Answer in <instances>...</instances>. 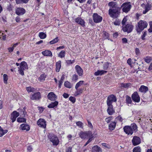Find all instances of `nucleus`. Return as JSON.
Segmentation results:
<instances>
[{
	"label": "nucleus",
	"instance_id": "obj_1",
	"mask_svg": "<svg viewBox=\"0 0 152 152\" xmlns=\"http://www.w3.org/2000/svg\"><path fill=\"white\" fill-rule=\"evenodd\" d=\"M148 25L147 22L145 21L140 20L137 23L136 26V30L138 33H140L143 30L144 28H147Z\"/></svg>",
	"mask_w": 152,
	"mask_h": 152
},
{
	"label": "nucleus",
	"instance_id": "obj_2",
	"mask_svg": "<svg viewBox=\"0 0 152 152\" xmlns=\"http://www.w3.org/2000/svg\"><path fill=\"white\" fill-rule=\"evenodd\" d=\"M121 8H116L115 9L110 8L109 10L108 14L111 17L116 18L120 13V11Z\"/></svg>",
	"mask_w": 152,
	"mask_h": 152
},
{
	"label": "nucleus",
	"instance_id": "obj_3",
	"mask_svg": "<svg viewBox=\"0 0 152 152\" xmlns=\"http://www.w3.org/2000/svg\"><path fill=\"white\" fill-rule=\"evenodd\" d=\"M48 137L50 140L53 143V145H57L59 143V140L58 137L54 134H49Z\"/></svg>",
	"mask_w": 152,
	"mask_h": 152
},
{
	"label": "nucleus",
	"instance_id": "obj_4",
	"mask_svg": "<svg viewBox=\"0 0 152 152\" xmlns=\"http://www.w3.org/2000/svg\"><path fill=\"white\" fill-rule=\"evenodd\" d=\"M117 99L115 96L113 95L109 96L107 98V105H112L113 102L116 101Z\"/></svg>",
	"mask_w": 152,
	"mask_h": 152
},
{
	"label": "nucleus",
	"instance_id": "obj_5",
	"mask_svg": "<svg viewBox=\"0 0 152 152\" xmlns=\"http://www.w3.org/2000/svg\"><path fill=\"white\" fill-rule=\"evenodd\" d=\"M133 26L130 24H127L124 27H123L122 30L124 32H127L128 33H130L133 30Z\"/></svg>",
	"mask_w": 152,
	"mask_h": 152
},
{
	"label": "nucleus",
	"instance_id": "obj_6",
	"mask_svg": "<svg viewBox=\"0 0 152 152\" xmlns=\"http://www.w3.org/2000/svg\"><path fill=\"white\" fill-rule=\"evenodd\" d=\"M123 7V11L125 12H127L129 11L131 8V5L128 3L123 4L120 8Z\"/></svg>",
	"mask_w": 152,
	"mask_h": 152
},
{
	"label": "nucleus",
	"instance_id": "obj_7",
	"mask_svg": "<svg viewBox=\"0 0 152 152\" xmlns=\"http://www.w3.org/2000/svg\"><path fill=\"white\" fill-rule=\"evenodd\" d=\"M132 98L133 101L136 102H139L140 101V97L137 91L132 94Z\"/></svg>",
	"mask_w": 152,
	"mask_h": 152
},
{
	"label": "nucleus",
	"instance_id": "obj_8",
	"mask_svg": "<svg viewBox=\"0 0 152 152\" xmlns=\"http://www.w3.org/2000/svg\"><path fill=\"white\" fill-rule=\"evenodd\" d=\"M93 19L95 23H99L102 21V18L97 13H94L93 15Z\"/></svg>",
	"mask_w": 152,
	"mask_h": 152
},
{
	"label": "nucleus",
	"instance_id": "obj_9",
	"mask_svg": "<svg viewBox=\"0 0 152 152\" xmlns=\"http://www.w3.org/2000/svg\"><path fill=\"white\" fill-rule=\"evenodd\" d=\"M41 98V94L39 92L34 93L30 97V99L32 100H39Z\"/></svg>",
	"mask_w": 152,
	"mask_h": 152
},
{
	"label": "nucleus",
	"instance_id": "obj_10",
	"mask_svg": "<svg viewBox=\"0 0 152 152\" xmlns=\"http://www.w3.org/2000/svg\"><path fill=\"white\" fill-rule=\"evenodd\" d=\"M132 141V144L134 146H136L141 143V139L138 137L134 136L133 137Z\"/></svg>",
	"mask_w": 152,
	"mask_h": 152
},
{
	"label": "nucleus",
	"instance_id": "obj_11",
	"mask_svg": "<svg viewBox=\"0 0 152 152\" xmlns=\"http://www.w3.org/2000/svg\"><path fill=\"white\" fill-rule=\"evenodd\" d=\"M37 124L40 127L44 128H46V121L43 119L40 118L37 122Z\"/></svg>",
	"mask_w": 152,
	"mask_h": 152
},
{
	"label": "nucleus",
	"instance_id": "obj_12",
	"mask_svg": "<svg viewBox=\"0 0 152 152\" xmlns=\"http://www.w3.org/2000/svg\"><path fill=\"white\" fill-rule=\"evenodd\" d=\"M132 128L129 126H126L124 127V132L128 135H132L133 133Z\"/></svg>",
	"mask_w": 152,
	"mask_h": 152
},
{
	"label": "nucleus",
	"instance_id": "obj_13",
	"mask_svg": "<svg viewBox=\"0 0 152 152\" xmlns=\"http://www.w3.org/2000/svg\"><path fill=\"white\" fill-rule=\"evenodd\" d=\"M19 115V113L16 111H14L11 114V119L12 122H14L16 120V118Z\"/></svg>",
	"mask_w": 152,
	"mask_h": 152
},
{
	"label": "nucleus",
	"instance_id": "obj_14",
	"mask_svg": "<svg viewBox=\"0 0 152 152\" xmlns=\"http://www.w3.org/2000/svg\"><path fill=\"white\" fill-rule=\"evenodd\" d=\"M75 21L76 23L80 25L83 27L85 26V22L84 20L80 17H77L76 18Z\"/></svg>",
	"mask_w": 152,
	"mask_h": 152
},
{
	"label": "nucleus",
	"instance_id": "obj_15",
	"mask_svg": "<svg viewBox=\"0 0 152 152\" xmlns=\"http://www.w3.org/2000/svg\"><path fill=\"white\" fill-rule=\"evenodd\" d=\"M76 71L79 76H82L83 75V71L81 67L78 65L75 66Z\"/></svg>",
	"mask_w": 152,
	"mask_h": 152
},
{
	"label": "nucleus",
	"instance_id": "obj_16",
	"mask_svg": "<svg viewBox=\"0 0 152 152\" xmlns=\"http://www.w3.org/2000/svg\"><path fill=\"white\" fill-rule=\"evenodd\" d=\"M15 13L18 15H22L25 13V10L22 8H18L16 9Z\"/></svg>",
	"mask_w": 152,
	"mask_h": 152
},
{
	"label": "nucleus",
	"instance_id": "obj_17",
	"mask_svg": "<svg viewBox=\"0 0 152 152\" xmlns=\"http://www.w3.org/2000/svg\"><path fill=\"white\" fill-rule=\"evenodd\" d=\"M108 108L107 110V112L109 115H112L115 113L114 109L113 108V105H107Z\"/></svg>",
	"mask_w": 152,
	"mask_h": 152
},
{
	"label": "nucleus",
	"instance_id": "obj_18",
	"mask_svg": "<svg viewBox=\"0 0 152 152\" xmlns=\"http://www.w3.org/2000/svg\"><path fill=\"white\" fill-rule=\"evenodd\" d=\"M20 67L24 70L28 69V67L27 63L25 61H22L20 64Z\"/></svg>",
	"mask_w": 152,
	"mask_h": 152
},
{
	"label": "nucleus",
	"instance_id": "obj_19",
	"mask_svg": "<svg viewBox=\"0 0 152 152\" xmlns=\"http://www.w3.org/2000/svg\"><path fill=\"white\" fill-rule=\"evenodd\" d=\"M20 128L22 130L28 131L30 129V126L28 124H23L20 125Z\"/></svg>",
	"mask_w": 152,
	"mask_h": 152
},
{
	"label": "nucleus",
	"instance_id": "obj_20",
	"mask_svg": "<svg viewBox=\"0 0 152 152\" xmlns=\"http://www.w3.org/2000/svg\"><path fill=\"white\" fill-rule=\"evenodd\" d=\"M47 96L49 99L52 101L55 100L57 97L56 95L53 92L49 93Z\"/></svg>",
	"mask_w": 152,
	"mask_h": 152
},
{
	"label": "nucleus",
	"instance_id": "obj_21",
	"mask_svg": "<svg viewBox=\"0 0 152 152\" xmlns=\"http://www.w3.org/2000/svg\"><path fill=\"white\" fill-rule=\"evenodd\" d=\"M42 54L45 56L52 57V53L51 52L48 50H46L42 52Z\"/></svg>",
	"mask_w": 152,
	"mask_h": 152
},
{
	"label": "nucleus",
	"instance_id": "obj_22",
	"mask_svg": "<svg viewBox=\"0 0 152 152\" xmlns=\"http://www.w3.org/2000/svg\"><path fill=\"white\" fill-rule=\"evenodd\" d=\"M108 5L110 7V8L115 9L116 8H120L118 7L116 2L112 1L108 3Z\"/></svg>",
	"mask_w": 152,
	"mask_h": 152
},
{
	"label": "nucleus",
	"instance_id": "obj_23",
	"mask_svg": "<svg viewBox=\"0 0 152 152\" xmlns=\"http://www.w3.org/2000/svg\"><path fill=\"white\" fill-rule=\"evenodd\" d=\"M152 7L151 5L149 4H147L145 5V10L143 11V14H146L149 10H151Z\"/></svg>",
	"mask_w": 152,
	"mask_h": 152
},
{
	"label": "nucleus",
	"instance_id": "obj_24",
	"mask_svg": "<svg viewBox=\"0 0 152 152\" xmlns=\"http://www.w3.org/2000/svg\"><path fill=\"white\" fill-rule=\"evenodd\" d=\"M58 102L56 101L54 102H51V103L48 106V107L50 108H53L56 107L58 105Z\"/></svg>",
	"mask_w": 152,
	"mask_h": 152
},
{
	"label": "nucleus",
	"instance_id": "obj_25",
	"mask_svg": "<svg viewBox=\"0 0 152 152\" xmlns=\"http://www.w3.org/2000/svg\"><path fill=\"white\" fill-rule=\"evenodd\" d=\"M148 90V88L143 85L141 86L139 89V91L142 93H145Z\"/></svg>",
	"mask_w": 152,
	"mask_h": 152
},
{
	"label": "nucleus",
	"instance_id": "obj_26",
	"mask_svg": "<svg viewBox=\"0 0 152 152\" xmlns=\"http://www.w3.org/2000/svg\"><path fill=\"white\" fill-rule=\"evenodd\" d=\"M92 152H102V150L100 147L97 145L92 148Z\"/></svg>",
	"mask_w": 152,
	"mask_h": 152
},
{
	"label": "nucleus",
	"instance_id": "obj_27",
	"mask_svg": "<svg viewBox=\"0 0 152 152\" xmlns=\"http://www.w3.org/2000/svg\"><path fill=\"white\" fill-rule=\"evenodd\" d=\"M116 123L115 122H111L109 125V129L111 130H113L116 126Z\"/></svg>",
	"mask_w": 152,
	"mask_h": 152
},
{
	"label": "nucleus",
	"instance_id": "obj_28",
	"mask_svg": "<svg viewBox=\"0 0 152 152\" xmlns=\"http://www.w3.org/2000/svg\"><path fill=\"white\" fill-rule=\"evenodd\" d=\"M61 61H59L56 63V71L57 72H59L60 70L61 67Z\"/></svg>",
	"mask_w": 152,
	"mask_h": 152
},
{
	"label": "nucleus",
	"instance_id": "obj_29",
	"mask_svg": "<svg viewBox=\"0 0 152 152\" xmlns=\"http://www.w3.org/2000/svg\"><path fill=\"white\" fill-rule=\"evenodd\" d=\"M107 71L104 70H98L97 72H95L94 74L96 76H98L99 75H102L104 73H106Z\"/></svg>",
	"mask_w": 152,
	"mask_h": 152
},
{
	"label": "nucleus",
	"instance_id": "obj_30",
	"mask_svg": "<svg viewBox=\"0 0 152 152\" xmlns=\"http://www.w3.org/2000/svg\"><path fill=\"white\" fill-rule=\"evenodd\" d=\"M126 103L128 104L129 106H131L132 105V101L131 97L128 96H126Z\"/></svg>",
	"mask_w": 152,
	"mask_h": 152
},
{
	"label": "nucleus",
	"instance_id": "obj_31",
	"mask_svg": "<svg viewBox=\"0 0 152 152\" xmlns=\"http://www.w3.org/2000/svg\"><path fill=\"white\" fill-rule=\"evenodd\" d=\"M131 85V84L129 83H121L120 85V87L121 88H128Z\"/></svg>",
	"mask_w": 152,
	"mask_h": 152
},
{
	"label": "nucleus",
	"instance_id": "obj_32",
	"mask_svg": "<svg viewBox=\"0 0 152 152\" xmlns=\"http://www.w3.org/2000/svg\"><path fill=\"white\" fill-rule=\"evenodd\" d=\"M47 75L45 74H43L41 75L38 78V80L40 82H43L45 80Z\"/></svg>",
	"mask_w": 152,
	"mask_h": 152
},
{
	"label": "nucleus",
	"instance_id": "obj_33",
	"mask_svg": "<svg viewBox=\"0 0 152 152\" xmlns=\"http://www.w3.org/2000/svg\"><path fill=\"white\" fill-rule=\"evenodd\" d=\"M8 132L7 130H3L0 127V137L2 136L4 134Z\"/></svg>",
	"mask_w": 152,
	"mask_h": 152
},
{
	"label": "nucleus",
	"instance_id": "obj_34",
	"mask_svg": "<svg viewBox=\"0 0 152 152\" xmlns=\"http://www.w3.org/2000/svg\"><path fill=\"white\" fill-rule=\"evenodd\" d=\"M59 40L58 37H56L49 42V43L51 45L54 44L57 42Z\"/></svg>",
	"mask_w": 152,
	"mask_h": 152
},
{
	"label": "nucleus",
	"instance_id": "obj_35",
	"mask_svg": "<svg viewBox=\"0 0 152 152\" xmlns=\"http://www.w3.org/2000/svg\"><path fill=\"white\" fill-rule=\"evenodd\" d=\"M39 36L41 39H44L46 37V35L43 32H40L39 34Z\"/></svg>",
	"mask_w": 152,
	"mask_h": 152
},
{
	"label": "nucleus",
	"instance_id": "obj_36",
	"mask_svg": "<svg viewBox=\"0 0 152 152\" xmlns=\"http://www.w3.org/2000/svg\"><path fill=\"white\" fill-rule=\"evenodd\" d=\"M130 127L132 128V131H133L136 132L137 131V125L135 124H132Z\"/></svg>",
	"mask_w": 152,
	"mask_h": 152
},
{
	"label": "nucleus",
	"instance_id": "obj_37",
	"mask_svg": "<svg viewBox=\"0 0 152 152\" xmlns=\"http://www.w3.org/2000/svg\"><path fill=\"white\" fill-rule=\"evenodd\" d=\"M65 52L64 50L61 51L58 55V57L61 58H64L65 57Z\"/></svg>",
	"mask_w": 152,
	"mask_h": 152
},
{
	"label": "nucleus",
	"instance_id": "obj_38",
	"mask_svg": "<svg viewBox=\"0 0 152 152\" xmlns=\"http://www.w3.org/2000/svg\"><path fill=\"white\" fill-rule=\"evenodd\" d=\"M84 88H80L75 92V96H78L82 94Z\"/></svg>",
	"mask_w": 152,
	"mask_h": 152
},
{
	"label": "nucleus",
	"instance_id": "obj_39",
	"mask_svg": "<svg viewBox=\"0 0 152 152\" xmlns=\"http://www.w3.org/2000/svg\"><path fill=\"white\" fill-rule=\"evenodd\" d=\"M84 83L83 81H80L79 82L77 83L76 85L75 86V88L77 90V88L82 85Z\"/></svg>",
	"mask_w": 152,
	"mask_h": 152
},
{
	"label": "nucleus",
	"instance_id": "obj_40",
	"mask_svg": "<svg viewBox=\"0 0 152 152\" xmlns=\"http://www.w3.org/2000/svg\"><path fill=\"white\" fill-rule=\"evenodd\" d=\"M28 0H15L16 3L17 4H19L23 3H26Z\"/></svg>",
	"mask_w": 152,
	"mask_h": 152
},
{
	"label": "nucleus",
	"instance_id": "obj_41",
	"mask_svg": "<svg viewBox=\"0 0 152 152\" xmlns=\"http://www.w3.org/2000/svg\"><path fill=\"white\" fill-rule=\"evenodd\" d=\"M17 121L19 122H24L26 121V119L24 118L19 117L17 119Z\"/></svg>",
	"mask_w": 152,
	"mask_h": 152
},
{
	"label": "nucleus",
	"instance_id": "obj_42",
	"mask_svg": "<svg viewBox=\"0 0 152 152\" xmlns=\"http://www.w3.org/2000/svg\"><path fill=\"white\" fill-rule=\"evenodd\" d=\"M64 85L66 87L68 88H71L72 87L70 83L67 81L65 82Z\"/></svg>",
	"mask_w": 152,
	"mask_h": 152
},
{
	"label": "nucleus",
	"instance_id": "obj_43",
	"mask_svg": "<svg viewBox=\"0 0 152 152\" xmlns=\"http://www.w3.org/2000/svg\"><path fill=\"white\" fill-rule=\"evenodd\" d=\"M103 37L104 39H107L109 37V34L105 31H104L103 32Z\"/></svg>",
	"mask_w": 152,
	"mask_h": 152
},
{
	"label": "nucleus",
	"instance_id": "obj_44",
	"mask_svg": "<svg viewBox=\"0 0 152 152\" xmlns=\"http://www.w3.org/2000/svg\"><path fill=\"white\" fill-rule=\"evenodd\" d=\"M80 137L81 138L85 139L87 137V132H82L81 133Z\"/></svg>",
	"mask_w": 152,
	"mask_h": 152
},
{
	"label": "nucleus",
	"instance_id": "obj_45",
	"mask_svg": "<svg viewBox=\"0 0 152 152\" xmlns=\"http://www.w3.org/2000/svg\"><path fill=\"white\" fill-rule=\"evenodd\" d=\"M133 152H141L140 148L139 146L135 147L133 149Z\"/></svg>",
	"mask_w": 152,
	"mask_h": 152
},
{
	"label": "nucleus",
	"instance_id": "obj_46",
	"mask_svg": "<svg viewBox=\"0 0 152 152\" xmlns=\"http://www.w3.org/2000/svg\"><path fill=\"white\" fill-rule=\"evenodd\" d=\"M3 79L4 82L5 83H7L8 80V76L6 74H4L3 75Z\"/></svg>",
	"mask_w": 152,
	"mask_h": 152
},
{
	"label": "nucleus",
	"instance_id": "obj_47",
	"mask_svg": "<svg viewBox=\"0 0 152 152\" xmlns=\"http://www.w3.org/2000/svg\"><path fill=\"white\" fill-rule=\"evenodd\" d=\"M76 124L77 126H78L80 128H83V124L81 121H78L77 122Z\"/></svg>",
	"mask_w": 152,
	"mask_h": 152
},
{
	"label": "nucleus",
	"instance_id": "obj_48",
	"mask_svg": "<svg viewBox=\"0 0 152 152\" xmlns=\"http://www.w3.org/2000/svg\"><path fill=\"white\" fill-rule=\"evenodd\" d=\"M150 28L148 29V31L149 33L152 32V21L149 22Z\"/></svg>",
	"mask_w": 152,
	"mask_h": 152
},
{
	"label": "nucleus",
	"instance_id": "obj_49",
	"mask_svg": "<svg viewBox=\"0 0 152 152\" xmlns=\"http://www.w3.org/2000/svg\"><path fill=\"white\" fill-rule=\"evenodd\" d=\"M78 76L77 75L74 74L73 75L72 78V80L73 81H76L78 80Z\"/></svg>",
	"mask_w": 152,
	"mask_h": 152
},
{
	"label": "nucleus",
	"instance_id": "obj_50",
	"mask_svg": "<svg viewBox=\"0 0 152 152\" xmlns=\"http://www.w3.org/2000/svg\"><path fill=\"white\" fill-rule=\"evenodd\" d=\"M87 137H90V138H91L92 139V138L93 137L92 134V133L90 131L87 132Z\"/></svg>",
	"mask_w": 152,
	"mask_h": 152
},
{
	"label": "nucleus",
	"instance_id": "obj_51",
	"mask_svg": "<svg viewBox=\"0 0 152 152\" xmlns=\"http://www.w3.org/2000/svg\"><path fill=\"white\" fill-rule=\"evenodd\" d=\"M69 100L72 102V103H74L76 100V99L75 97L73 96H70L69 98Z\"/></svg>",
	"mask_w": 152,
	"mask_h": 152
},
{
	"label": "nucleus",
	"instance_id": "obj_52",
	"mask_svg": "<svg viewBox=\"0 0 152 152\" xmlns=\"http://www.w3.org/2000/svg\"><path fill=\"white\" fill-rule=\"evenodd\" d=\"M75 61L74 60H68L66 61V63H67L68 65H70V64H72L74 63Z\"/></svg>",
	"mask_w": 152,
	"mask_h": 152
},
{
	"label": "nucleus",
	"instance_id": "obj_53",
	"mask_svg": "<svg viewBox=\"0 0 152 152\" xmlns=\"http://www.w3.org/2000/svg\"><path fill=\"white\" fill-rule=\"evenodd\" d=\"M112 117L110 116L109 117L106 118L105 119V121L107 123H109L112 119Z\"/></svg>",
	"mask_w": 152,
	"mask_h": 152
},
{
	"label": "nucleus",
	"instance_id": "obj_54",
	"mask_svg": "<svg viewBox=\"0 0 152 152\" xmlns=\"http://www.w3.org/2000/svg\"><path fill=\"white\" fill-rule=\"evenodd\" d=\"M34 88H31V87H27L26 88V90L28 92H31L34 91Z\"/></svg>",
	"mask_w": 152,
	"mask_h": 152
},
{
	"label": "nucleus",
	"instance_id": "obj_55",
	"mask_svg": "<svg viewBox=\"0 0 152 152\" xmlns=\"http://www.w3.org/2000/svg\"><path fill=\"white\" fill-rule=\"evenodd\" d=\"M109 63L107 62L104 64L103 65V68L104 69H107L109 66Z\"/></svg>",
	"mask_w": 152,
	"mask_h": 152
},
{
	"label": "nucleus",
	"instance_id": "obj_56",
	"mask_svg": "<svg viewBox=\"0 0 152 152\" xmlns=\"http://www.w3.org/2000/svg\"><path fill=\"white\" fill-rule=\"evenodd\" d=\"M116 119L118 120L119 121H120L121 122L123 120V119L122 118V117L120 115H118V116H117Z\"/></svg>",
	"mask_w": 152,
	"mask_h": 152
},
{
	"label": "nucleus",
	"instance_id": "obj_57",
	"mask_svg": "<svg viewBox=\"0 0 152 152\" xmlns=\"http://www.w3.org/2000/svg\"><path fill=\"white\" fill-rule=\"evenodd\" d=\"M23 70H23V69H22L20 68L18 70V71L19 72V73L22 75H24V73L23 72Z\"/></svg>",
	"mask_w": 152,
	"mask_h": 152
},
{
	"label": "nucleus",
	"instance_id": "obj_58",
	"mask_svg": "<svg viewBox=\"0 0 152 152\" xmlns=\"http://www.w3.org/2000/svg\"><path fill=\"white\" fill-rule=\"evenodd\" d=\"M114 24L115 25H119L120 24V22L118 20H116L114 22Z\"/></svg>",
	"mask_w": 152,
	"mask_h": 152
},
{
	"label": "nucleus",
	"instance_id": "obj_59",
	"mask_svg": "<svg viewBox=\"0 0 152 152\" xmlns=\"http://www.w3.org/2000/svg\"><path fill=\"white\" fill-rule=\"evenodd\" d=\"M147 33H146V31H145L142 35V36L141 37V39L142 40H144L145 39V37Z\"/></svg>",
	"mask_w": 152,
	"mask_h": 152
},
{
	"label": "nucleus",
	"instance_id": "obj_60",
	"mask_svg": "<svg viewBox=\"0 0 152 152\" xmlns=\"http://www.w3.org/2000/svg\"><path fill=\"white\" fill-rule=\"evenodd\" d=\"M72 148L71 147L67 148L66 149V152H72Z\"/></svg>",
	"mask_w": 152,
	"mask_h": 152
},
{
	"label": "nucleus",
	"instance_id": "obj_61",
	"mask_svg": "<svg viewBox=\"0 0 152 152\" xmlns=\"http://www.w3.org/2000/svg\"><path fill=\"white\" fill-rule=\"evenodd\" d=\"M127 20V19L126 18H125V17H124L122 21V24L123 25H124L126 22Z\"/></svg>",
	"mask_w": 152,
	"mask_h": 152
},
{
	"label": "nucleus",
	"instance_id": "obj_62",
	"mask_svg": "<svg viewBox=\"0 0 152 152\" xmlns=\"http://www.w3.org/2000/svg\"><path fill=\"white\" fill-rule=\"evenodd\" d=\"M135 52L136 54L137 55H138L140 53V50L138 48H136L135 49Z\"/></svg>",
	"mask_w": 152,
	"mask_h": 152
},
{
	"label": "nucleus",
	"instance_id": "obj_63",
	"mask_svg": "<svg viewBox=\"0 0 152 152\" xmlns=\"http://www.w3.org/2000/svg\"><path fill=\"white\" fill-rule=\"evenodd\" d=\"M132 59L131 58L128 59L127 60V63L130 65H131L132 64Z\"/></svg>",
	"mask_w": 152,
	"mask_h": 152
},
{
	"label": "nucleus",
	"instance_id": "obj_64",
	"mask_svg": "<svg viewBox=\"0 0 152 152\" xmlns=\"http://www.w3.org/2000/svg\"><path fill=\"white\" fill-rule=\"evenodd\" d=\"M14 49L13 48V47H12L11 48H9L8 49L9 52L10 53L12 52L13 51Z\"/></svg>",
	"mask_w": 152,
	"mask_h": 152
}]
</instances>
